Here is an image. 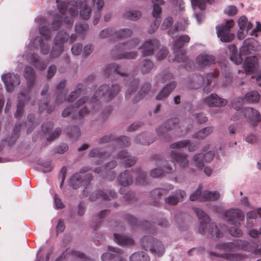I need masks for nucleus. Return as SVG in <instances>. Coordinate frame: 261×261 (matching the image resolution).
<instances>
[{"instance_id": "obj_40", "label": "nucleus", "mask_w": 261, "mask_h": 261, "mask_svg": "<svg viewBox=\"0 0 261 261\" xmlns=\"http://www.w3.org/2000/svg\"><path fill=\"white\" fill-rule=\"evenodd\" d=\"M214 130L213 126H207L197 132L193 135V137L196 139H203L211 134Z\"/></svg>"}, {"instance_id": "obj_8", "label": "nucleus", "mask_w": 261, "mask_h": 261, "mask_svg": "<svg viewBox=\"0 0 261 261\" xmlns=\"http://www.w3.org/2000/svg\"><path fill=\"white\" fill-rule=\"evenodd\" d=\"M234 25L233 20H227L225 24H219L216 27L217 34L221 42H231L234 37V35L230 33V29Z\"/></svg>"}, {"instance_id": "obj_62", "label": "nucleus", "mask_w": 261, "mask_h": 261, "mask_svg": "<svg viewBox=\"0 0 261 261\" xmlns=\"http://www.w3.org/2000/svg\"><path fill=\"white\" fill-rule=\"evenodd\" d=\"M136 162V158L129 155V157L124 160L123 164L125 168H128L134 165Z\"/></svg>"}, {"instance_id": "obj_4", "label": "nucleus", "mask_w": 261, "mask_h": 261, "mask_svg": "<svg viewBox=\"0 0 261 261\" xmlns=\"http://www.w3.org/2000/svg\"><path fill=\"white\" fill-rule=\"evenodd\" d=\"M139 43V40L135 39L131 40L126 43H119L116 45L115 48L111 50V54L115 59H135L137 55L135 51L124 52L127 49H131L137 46Z\"/></svg>"}, {"instance_id": "obj_22", "label": "nucleus", "mask_w": 261, "mask_h": 261, "mask_svg": "<svg viewBox=\"0 0 261 261\" xmlns=\"http://www.w3.org/2000/svg\"><path fill=\"white\" fill-rule=\"evenodd\" d=\"M204 102L210 107H221L225 106L227 101L218 97L216 94L213 93L204 99Z\"/></svg>"}, {"instance_id": "obj_20", "label": "nucleus", "mask_w": 261, "mask_h": 261, "mask_svg": "<svg viewBox=\"0 0 261 261\" xmlns=\"http://www.w3.org/2000/svg\"><path fill=\"white\" fill-rule=\"evenodd\" d=\"M238 250H243L253 251L255 254H261V248L257 249V245L254 243H249L245 240H238Z\"/></svg>"}, {"instance_id": "obj_30", "label": "nucleus", "mask_w": 261, "mask_h": 261, "mask_svg": "<svg viewBox=\"0 0 261 261\" xmlns=\"http://www.w3.org/2000/svg\"><path fill=\"white\" fill-rule=\"evenodd\" d=\"M110 155L107 152H103L99 148H95L92 149L89 153V156L91 158L98 157L99 159L95 162L96 165L102 164V160Z\"/></svg>"}, {"instance_id": "obj_3", "label": "nucleus", "mask_w": 261, "mask_h": 261, "mask_svg": "<svg viewBox=\"0 0 261 261\" xmlns=\"http://www.w3.org/2000/svg\"><path fill=\"white\" fill-rule=\"evenodd\" d=\"M24 76L27 81L28 90L26 92H21L17 96L19 99V101L17 102V120L19 119L22 108L25 102L30 99V89L34 84L36 77L34 69L30 66H27L24 69Z\"/></svg>"}, {"instance_id": "obj_38", "label": "nucleus", "mask_w": 261, "mask_h": 261, "mask_svg": "<svg viewBox=\"0 0 261 261\" xmlns=\"http://www.w3.org/2000/svg\"><path fill=\"white\" fill-rule=\"evenodd\" d=\"M152 3L153 4L152 15L154 18H159L162 12L161 6L163 5L165 2L164 0H152Z\"/></svg>"}, {"instance_id": "obj_36", "label": "nucleus", "mask_w": 261, "mask_h": 261, "mask_svg": "<svg viewBox=\"0 0 261 261\" xmlns=\"http://www.w3.org/2000/svg\"><path fill=\"white\" fill-rule=\"evenodd\" d=\"M29 60L30 63L36 68L41 70H44L48 64V61H40L38 56L35 54H32Z\"/></svg>"}, {"instance_id": "obj_5", "label": "nucleus", "mask_w": 261, "mask_h": 261, "mask_svg": "<svg viewBox=\"0 0 261 261\" xmlns=\"http://www.w3.org/2000/svg\"><path fill=\"white\" fill-rule=\"evenodd\" d=\"M141 245L144 250H149L155 256H161L165 252V247L162 242L150 236L142 238Z\"/></svg>"}, {"instance_id": "obj_33", "label": "nucleus", "mask_w": 261, "mask_h": 261, "mask_svg": "<svg viewBox=\"0 0 261 261\" xmlns=\"http://www.w3.org/2000/svg\"><path fill=\"white\" fill-rule=\"evenodd\" d=\"M115 241L119 245L124 246L134 244V240L130 237L115 233L114 234Z\"/></svg>"}, {"instance_id": "obj_26", "label": "nucleus", "mask_w": 261, "mask_h": 261, "mask_svg": "<svg viewBox=\"0 0 261 261\" xmlns=\"http://www.w3.org/2000/svg\"><path fill=\"white\" fill-rule=\"evenodd\" d=\"M118 180L120 185L126 187L133 184L134 179L129 170H125L119 175Z\"/></svg>"}, {"instance_id": "obj_61", "label": "nucleus", "mask_w": 261, "mask_h": 261, "mask_svg": "<svg viewBox=\"0 0 261 261\" xmlns=\"http://www.w3.org/2000/svg\"><path fill=\"white\" fill-rule=\"evenodd\" d=\"M236 225V226H232L229 229V233L232 236L240 237L243 234L242 231L237 227V225Z\"/></svg>"}, {"instance_id": "obj_21", "label": "nucleus", "mask_w": 261, "mask_h": 261, "mask_svg": "<svg viewBox=\"0 0 261 261\" xmlns=\"http://www.w3.org/2000/svg\"><path fill=\"white\" fill-rule=\"evenodd\" d=\"M238 250H243L253 251L255 254H261V248L257 249V245L254 243H249L245 240H238Z\"/></svg>"}, {"instance_id": "obj_42", "label": "nucleus", "mask_w": 261, "mask_h": 261, "mask_svg": "<svg viewBox=\"0 0 261 261\" xmlns=\"http://www.w3.org/2000/svg\"><path fill=\"white\" fill-rule=\"evenodd\" d=\"M149 135L146 133H142L137 136L135 142L137 144L148 145L153 142V139H149Z\"/></svg>"}, {"instance_id": "obj_10", "label": "nucleus", "mask_w": 261, "mask_h": 261, "mask_svg": "<svg viewBox=\"0 0 261 261\" xmlns=\"http://www.w3.org/2000/svg\"><path fill=\"white\" fill-rule=\"evenodd\" d=\"M160 43L156 39H148L140 47L141 49L142 56L148 57L152 56L154 51L160 47Z\"/></svg>"}, {"instance_id": "obj_47", "label": "nucleus", "mask_w": 261, "mask_h": 261, "mask_svg": "<svg viewBox=\"0 0 261 261\" xmlns=\"http://www.w3.org/2000/svg\"><path fill=\"white\" fill-rule=\"evenodd\" d=\"M260 98V95L256 91H252L247 93L245 96V99L249 102H258Z\"/></svg>"}, {"instance_id": "obj_44", "label": "nucleus", "mask_w": 261, "mask_h": 261, "mask_svg": "<svg viewBox=\"0 0 261 261\" xmlns=\"http://www.w3.org/2000/svg\"><path fill=\"white\" fill-rule=\"evenodd\" d=\"M70 185L74 189H78L82 184V177L79 173L73 174L70 179Z\"/></svg>"}, {"instance_id": "obj_32", "label": "nucleus", "mask_w": 261, "mask_h": 261, "mask_svg": "<svg viewBox=\"0 0 261 261\" xmlns=\"http://www.w3.org/2000/svg\"><path fill=\"white\" fill-rule=\"evenodd\" d=\"M220 197L219 192L204 191L201 197V201H211L218 200Z\"/></svg>"}, {"instance_id": "obj_17", "label": "nucleus", "mask_w": 261, "mask_h": 261, "mask_svg": "<svg viewBox=\"0 0 261 261\" xmlns=\"http://www.w3.org/2000/svg\"><path fill=\"white\" fill-rule=\"evenodd\" d=\"M241 113L248 121L252 123L253 125L257 124L259 121L260 114L257 110L252 108H245Z\"/></svg>"}, {"instance_id": "obj_2", "label": "nucleus", "mask_w": 261, "mask_h": 261, "mask_svg": "<svg viewBox=\"0 0 261 261\" xmlns=\"http://www.w3.org/2000/svg\"><path fill=\"white\" fill-rule=\"evenodd\" d=\"M193 210L200 220L199 232L200 234L204 235L208 232L213 239L222 237L223 233L220 231L217 225L215 223H210V218L203 210L197 207H194Z\"/></svg>"}, {"instance_id": "obj_58", "label": "nucleus", "mask_w": 261, "mask_h": 261, "mask_svg": "<svg viewBox=\"0 0 261 261\" xmlns=\"http://www.w3.org/2000/svg\"><path fill=\"white\" fill-rule=\"evenodd\" d=\"M202 186L201 185H200L197 189L196 191H195L193 194L191 195L190 196V200L192 201H194L197 199H198L199 198H201V197L202 196Z\"/></svg>"}, {"instance_id": "obj_24", "label": "nucleus", "mask_w": 261, "mask_h": 261, "mask_svg": "<svg viewBox=\"0 0 261 261\" xmlns=\"http://www.w3.org/2000/svg\"><path fill=\"white\" fill-rule=\"evenodd\" d=\"M16 79V75L14 73H8L2 76L7 91L11 92L14 90Z\"/></svg>"}, {"instance_id": "obj_53", "label": "nucleus", "mask_w": 261, "mask_h": 261, "mask_svg": "<svg viewBox=\"0 0 261 261\" xmlns=\"http://www.w3.org/2000/svg\"><path fill=\"white\" fill-rule=\"evenodd\" d=\"M35 42H38L40 44V51L43 55L48 54L49 50V46L47 43H44L41 37L36 38Z\"/></svg>"}, {"instance_id": "obj_51", "label": "nucleus", "mask_w": 261, "mask_h": 261, "mask_svg": "<svg viewBox=\"0 0 261 261\" xmlns=\"http://www.w3.org/2000/svg\"><path fill=\"white\" fill-rule=\"evenodd\" d=\"M156 82L164 83L172 79V74L169 72H163L155 77Z\"/></svg>"}, {"instance_id": "obj_57", "label": "nucleus", "mask_w": 261, "mask_h": 261, "mask_svg": "<svg viewBox=\"0 0 261 261\" xmlns=\"http://www.w3.org/2000/svg\"><path fill=\"white\" fill-rule=\"evenodd\" d=\"M232 107L237 111H240L243 105V99L241 97L234 98L231 102Z\"/></svg>"}, {"instance_id": "obj_46", "label": "nucleus", "mask_w": 261, "mask_h": 261, "mask_svg": "<svg viewBox=\"0 0 261 261\" xmlns=\"http://www.w3.org/2000/svg\"><path fill=\"white\" fill-rule=\"evenodd\" d=\"M190 40V37L188 35H181L176 40L174 46L179 49L182 47L185 43H188Z\"/></svg>"}, {"instance_id": "obj_45", "label": "nucleus", "mask_w": 261, "mask_h": 261, "mask_svg": "<svg viewBox=\"0 0 261 261\" xmlns=\"http://www.w3.org/2000/svg\"><path fill=\"white\" fill-rule=\"evenodd\" d=\"M218 75V73H209L206 75L207 85L203 88V91L205 93H208L212 90L211 85L212 81Z\"/></svg>"}, {"instance_id": "obj_7", "label": "nucleus", "mask_w": 261, "mask_h": 261, "mask_svg": "<svg viewBox=\"0 0 261 261\" xmlns=\"http://www.w3.org/2000/svg\"><path fill=\"white\" fill-rule=\"evenodd\" d=\"M69 35L63 31L58 32L55 38V43L52 47L50 56L55 58L60 56L63 51V43L68 40Z\"/></svg>"}, {"instance_id": "obj_1", "label": "nucleus", "mask_w": 261, "mask_h": 261, "mask_svg": "<svg viewBox=\"0 0 261 261\" xmlns=\"http://www.w3.org/2000/svg\"><path fill=\"white\" fill-rule=\"evenodd\" d=\"M120 90V87L117 84H113L111 87L106 84L102 85L96 90L90 102L86 105L83 109L77 111L79 107L87 102L88 98L86 96L79 99L75 103V106H71L65 108L63 111L62 115L64 117H66L71 115L73 119H83L85 115L90 112L87 107L88 105H90L93 110L96 111L100 106V103L98 101L100 98L103 97L107 101H110L117 95Z\"/></svg>"}, {"instance_id": "obj_48", "label": "nucleus", "mask_w": 261, "mask_h": 261, "mask_svg": "<svg viewBox=\"0 0 261 261\" xmlns=\"http://www.w3.org/2000/svg\"><path fill=\"white\" fill-rule=\"evenodd\" d=\"M83 85L82 83L79 84L76 86V89L72 92L68 96L67 100L71 102L75 100L81 94Z\"/></svg>"}, {"instance_id": "obj_41", "label": "nucleus", "mask_w": 261, "mask_h": 261, "mask_svg": "<svg viewBox=\"0 0 261 261\" xmlns=\"http://www.w3.org/2000/svg\"><path fill=\"white\" fill-rule=\"evenodd\" d=\"M129 259L130 261H150L148 255L143 251L135 252L130 256Z\"/></svg>"}, {"instance_id": "obj_6", "label": "nucleus", "mask_w": 261, "mask_h": 261, "mask_svg": "<svg viewBox=\"0 0 261 261\" xmlns=\"http://www.w3.org/2000/svg\"><path fill=\"white\" fill-rule=\"evenodd\" d=\"M70 6L68 12L73 16H76L80 9V15L85 20L88 19L91 15V8L86 3H83L82 0H71L68 2Z\"/></svg>"}, {"instance_id": "obj_11", "label": "nucleus", "mask_w": 261, "mask_h": 261, "mask_svg": "<svg viewBox=\"0 0 261 261\" xmlns=\"http://www.w3.org/2000/svg\"><path fill=\"white\" fill-rule=\"evenodd\" d=\"M105 73L108 76H112L115 78V76H118L121 79L124 78V80H126L128 79L127 73L121 69V67L115 63L109 64L105 69Z\"/></svg>"}, {"instance_id": "obj_18", "label": "nucleus", "mask_w": 261, "mask_h": 261, "mask_svg": "<svg viewBox=\"0 0 261 261\" xmlns=\"http://www.w3.org/2000/svg\"><path fill=\"white\" fill-rule=\"evenodd\" d=\"M179 124L178 119L174 118L168 119L165 121L164 127L160 126L156 130L159 136L164 135L166 132L176 128Z\"/></svg>"}, {"instance_id": "obj_52", "label": "nucleus", "mask_w": 261, "mask_h": 261, "mask_svg": "<svg viewBox=\"0 0 261 261\" xmlns=\"http://www.w3.org/2000/svg\"><path fill=\"white\" fill-rule=\"evenodd\" d=\"M35 119V115L33 114H30L28 115L27 120L24 124L25 127H29L27 130V133L29 134L35 127L36 124L34 121Z\"/></svg>"}, {"instance_id": "obj_9", "label": "nucleus", "mask_w": 261, "mask_h": 261, "mask_svg": "<svg viewBox=\"0 0 261 261\" xmlns=\"http://www.w3.org/2000/svg\"><path fill=\"white\" fill-rule=\"evenodd\" d=\"M133 32L130 29H121L117 31H113V29L103 30L99 36L101 38H107L112 36L113 38L125 39L132 35Z\"/></svg>"}, {"instance_id": "obj_16", "label": "nucleus", "mask_w": 261, "mask_h": 261, "mask_svg": "<svg viewBox=\"0 0 261 261\" xmlns=\"http://www.w3.org/2000/svg\"><path fill=\"white\" fill-rule=\"evenodd\" d=\"M214 156V152L210 151L206 153L205 154L199 153L195 155L193 157V161L195 164L196 167L201 169L204 166L203 161L206 162H210Z\"/></svg>"}, {"instance_id": "obj_29", "label": "nucleus", "mask_w": 261, "mask_h": 261, "mask_svg": "<svg viewBox=\"0 0 261 261\" xmlns=\"http://www.w3.org/2000/svg\"><path fill=\"white\" fill-rule=\"evenodd\" d=\"M258 63V58L256 56H250L246 58L243 65L246 72H253L255 65Z\"/></svg>"}, {"instance_id": "obj_63", "label": "nucleus", "mask_w": 261, "mask_h": 261, "mask_svg": "<svg viewBox=\"0 0 261 261\" xmlns=\"http://www.w3.org/2000/svg\"><path fill=\"white\" fill-rule=\"evenodd\" d=\"M173 23V19L171 17H168L164 20L161 28L162 30H166L171 27Z\"/></svg>"}, {"instance_id": "obj_34", "label": "nucleus", "mask_w": 261, "mask_h": 261, "mask_svg": "<svg viewBox=\"0 0 261 261\" xmlns=\"http://www.w3.org/2000/svg\"><path fill=\"white\" fill-rule=\"evenodd\" d=\"M210 254L215 256L220 257L231 261L242 260L244 258V256L243 255L236 253H223L220 254L214 252H212L210 253Z\"/></svg>"}, {"instance_id": "obj_19", "label": "nucleus", "mask_w": 261, "mask_h": 261, "mask_svg": "<svg viewBox=\"0 0 261 261\" xmlns=\"http://www.w3.org/2000/svg\"><path fill=\"white\" fill-rule=\"evenodd\" d=\"M186 196V194L185 191L178 190L173 195L165 198L164 201L166 203L170 205H176L182 201Z\"/></svg>"}, {"instance_id": "obj_15", "label": "nucleus", "mask_w": 261, "mask_h": 261, "mask_svg": "<svg viewBox=\"0 0 261 261\" xmlns=\"http://www.w3.org/2000/svg\"><path fill=\"white\" fill-rule=\"evenodd\" d=\"M216 58L214 56L202 53L199 55L196 58V63L200 68H203L209 66L214 64L215 62Z\"/></svg>"}, {"instance_id": "obj_13", "label": "nucleus", "mask_w": 261, "mask_h": 261, "mask_svg": "<svg viewBox=\"0 0 261 261\" xmlns=\"http://www.w3.org/2000/svg\"><path fill=\"white\" fill-rule=\"evenodd\" d=\"M175 168V164L174 161H171L170 163L164 164L163 168H156L150 171V176L152 177H158L164 173H170Z\"/></svg>"}, {"instance_id": "obj_56", "label": "nucleus", "mask_w": 261, "mask_h": 261, "mask_svg": "<svg viewBox=\"0 0 261 261\" xmlns=\"http://www.w3.org/2000/svg\"><path fill=\"white\" fill-rule=\"evenodd\" d=\"M116 143L122 147H127L130 144L129 138L126 136H121L115 139Z\"/></svg>"}, {"instance_id": "obj_43", "label": "nucleus", "mask_w": 261, "mask_h": 261, "mask_svg": "<svg viewBox=\"0 0 261 261\" xmlns=\"http://www.w3.org/2000/svg\"><path fill=\"white\" fill-rule=\"evenodd\" d=\"M136 173V181L137 183L141 185H145L147 183L146 173L142 170L141 168L136 169L135 171Z\"/></svg>"}, {"instance_id": "obj_28", "label": "nucleus", "mask_w": 261, "mask_h": 261, "mask_svg": "<svg viewBox=\"0 0 261 261\" xmlns=\"http://www.w3.org/2000/svg\"><path fill=\"white\" fill-rule=\"evenodd\" d=\"M169 190L165 189L158 188L153 190L150 192V197L153 200V205H158V201L162 196L167 195Z\"/></svg>"}, {"instance_id": "obj_54", "label": "nucleus", "mask_w": 261, "mask_h": 261, "mask_svg": "<svg viewBox=\"0 0 261 261\" xmlns=\"http://www.w3.org/2000/svg\"><path fill=\"white\" fill-rule=\"evenodd\" d=\"M88 25L85 22L76 23L75 26V31L81 34H84L88 30Z\"/></svg>"}, {"instance_id": "obj_50", "label": "nucleus", "mask_w": 261, "mask_h": 261, "mask_svg": "<svg viewBox=\"0 0 261 261\" xmlns=\"http://www.w3.org/2000/svg\"><path fill=\"white\" fill-rule=\"evenodd\" d=\"M142 16V13L138 10H131L126 11L124 17L131 20H137Z\"/></svg>"}, {"instance_id": "obj_49", "label": "nucleus", "mask_w": 261, "mask_h": 261, "mask_svg": "<svg viewBox=\"0 0 261 261\" xmlns=\"http://www.w3.org/2000/svg\"><path fill=\"white\" fill-rule=\"evenodd\" d=\"M186 50L183 49L175 51V58L174 61L177 62H187L188 60V59L186 57Z\"/></svg>"}, {"instance_id": "obj_31", "label": "nucleus", "mask_w": 261, "mask_h": 261, "mask_svg": "<svg viewBox=\"0 0 261 261\" xmlns=\"http://www.w3.org/2000/svg\"><path fill=\"white\" fill-rule=\"evenodd\" d=\"M139 84V80L134 77L129 83H127L126 86L128 87V88L125 93L126 99L129 98L131 95L136 91L138 88Z\"/></svg>"}, {"instance_id": "obj_39", "label": "nucleus", "mask_w": 261, "mask_h": 261, "mask_svg": "<svg viewBox=\"0 0 261 261\" xmlns=\"http://www.w3.org/2000/svg\"><path fill=\"white\" fill-rule=\"evenodd\" d=\"M110 196L107 193L101 190H97L93 192L90 196L89 199L92 201H95L98 198H102L103 200H110Z\"/></svg>"}, {"instance_id": "obj_64", "label": "nucleus", "mask_w": 261, "mask_h": 261, "mask_svg": "<svg viewBox=\"0 0 261 261\" xmlns=\"http://www.w3.org/2000/svg\"><path fill=\"white\" fill-rule=\"evenodd\" d=\"M230 59L237 65L241 64L243 61L242 56L240 54H238V52L232 54L230 57Z\"/></svg>"}, {"instance_id": "obj_59", "label": "nucleus", "mask_w": 261, "mask_h": 261, "mask_svg": "<svg viewBox=\"0 0 261 261\" xmlns=\"http://www.w3.org/2000/svg\"><path fill=\"white\" fill-rule=\"evenodd\" d=\"M62 17L60 14H57L55 16V20L51 24V28L53 30H57L61 25V20Z\"/></svg>"}, {"instance_id": "obj_25", "label": "nucleus", "mask_w": 261, "mask_h": 261, "mask_svg": "<svg viewBox=\"0 0 261 261\" xmlns=\"http://www.w3.org/2000/svg\"><path fill=\"white\" fill-rule=\"evenodd\" d=\"M170 156L172 159L176 161L180 166L183 168L188 165L187 155L179 153L175 150H172L170 153Z\"/></svg>"}, {"instance_id": "obj_23", "label": "nucleus", "mask_w": 261, "mask_h": 261, "mask_svg": "<svg viewBox=\"0 0 261 261\" xmlns=\"http://www.w3.org/2000/svg\"><path fill=\"white\" fill-rule=\"evenodd\" d=\"M176 83L175 81L172 82L165 86L156 96V99L162 100L168 97L169 94L175 88Z\"/></svg>"}, {"instance_id": "obj_27", "label": "nucleus", "mask_w": 261, "mask_h": 261, "mask_svg": "<svg viewBox=\"0 0 261 261\" xmlns=\"http://www.w3.org/2000/svg\"><path fill=\"white\" fill-rule=\"evenodd\" d=\"M257 42L253 38H248L243 42V45L241 49L242 53L245 54L251 53L252 50H255L256 49L255 44Z\"/></svg>"}, {"instance_id": "obj_14", "label": "nucleus", "mask_w": 261, "mask_h": 261, "mask_svg": "<svg viewBox=\"0 0 261 261\" xmlns=\"http://www.w3.org/2000/svg\"><path fill=\"white\" fill-rule=\"evenodd\" d=\"M110 251H112L113 253L106 252L101 256L102 261H126V260L121 256L120 253V249L118 248H114L111 247H108Z\"/></svg>"}, {"instance_id": "obj_60", "label": "nucleus", "mask_w": 261, "mask_h": 261, "mask_svg": "<svg viewBox=\"0 0 261 261\" xmlns=\"http://www.w3.org/2000/svg\"><path fill=\"white\" fill-rule=\"evenodd\" d=\"M190 141L189 140H185L181 141L175 142L170 144V147L171 148H179L187 146Z\"/></svg>"}, {"instance_id": "obj_55", "label": "nucleus", "mask_w": 261, "mask_h": 261, "mask_svg": "<svg viewBox=\"0 0 261 261\" xmlns=\"http://www.w3.org/2000/svg\"><path fill=\"white\" fill-rule=\"evenodd\" d=\"M67 135L69 137L76 140L81 135L80 130L78 127L74 126L67 131Z\"/></svg>"}, {"instance_id": "obj_12", "label": "nucleus", "mask_w": 261, "mask_h": 261, "mask_svg": "<svg viewBox=\"0 0 261 261\" xmlns=\"http://www.w3.org/2000/svg\"><path fill=\"white\" fill-rule=\"evenodd\" d=\"M225 216L227 218V221L230 224L238 225L244 218V214L239 209L230 208L226 211Z\"/></svg>"}, {"instance_id": "obj_35", "label": "nucleus", "mask_w": 261, "mask_h": 261, "mask_svg": "<svg viewBox=\"0 0 261 261\" xmlns=\"http://www.w3.org/2000/svg\"><path fill=\"white\" fill-rule=\"evenodd\" d=\"M139 67L141 73L143 74H145L149 73L153 69L154 64L150 60L144 59L141 61Z\"/></svg>"}, {"instance_id": "obj_37", "label": "nucleus", "mask_w": 261, "mask_h": 261, "mask_svg": "<svg viewBox=\"0 0 261 261\" xmlns=\"http://www.w3.org/2000/svg\"><path fill=\"white\" fill-rule=\"evenodd\" d=\"M151 85L149 83H145L141 87L139 93L133 99V103H136L139 101L144 95L147 94L150 90Z\"/></svg>"}]
</instances>
